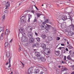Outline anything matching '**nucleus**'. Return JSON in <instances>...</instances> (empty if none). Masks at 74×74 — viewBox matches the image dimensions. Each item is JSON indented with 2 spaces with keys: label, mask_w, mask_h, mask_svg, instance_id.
<instances>
[{
  "label": "nucleus",
  "mask_w": 74,
  "mask_h": 74,
  "mask_svg": "<svg viewBox=\"0 0 74 74\" xmlns=\"http://www.w3.org/2000/svg\"><path fill=\"white\" fill-rule=\"evenodd\" d=\"M27 36L29 38H30L29 41L30 43H34V39L32 38L33 37V34L31 32H29L28 33Z\"/></svg>",
  "instance_id": "f257e3e1"
},
{
  "label": "nucleus",
  "mask_w": 74,
  "mask_h": 74,
  "mask_svg": "<svg viewBox=\"0 0 74 74\" xmlns=\"http://www.w3.org/2000/svg\"><path fill=\"white\" fill-rule=\"evenodd\" d=\"M22 34L23 35V37H22V41H23V42H26V41H27V38L26 37V34L24 33V32H23L22 33Z\"/></svg>",
  "instance_id": "f03ea898"
},
{
  "label": "nucleus",
  "mask_w": 74,
  "mask_h": 74,
  "mask_svg": "<svg viewBox=\"0 0 74 74\" xmlns=\"http://www.w3.org/2000/svg\"><path fill=\"white\" fill-rule=\"evenodd\" d=\"M20 19L21 22L22 23H25L27 20V18H26V16H22Z\"/></svg>",
  "instance_id": "7ed1b4c3"
},
{
  "label": "nucleus",
  "mask_w": 74,
  "mask_h": 74,
  "mask_svg": "<svg viewBox=\"0 0 74 74\" xmlns=\"http://www.w3.org/2000/svg\"><path fill=\"white\" fill-rule=\"evenodd\" d=\"M50 52V49L48 48H45L44 50V53L47 55H48Z\"/></svg>",
  "instance_id": "20e7f679"
},
{
  "label": "nucleus",
  "mask_w": 74,
  "mask_h": 74,
  "mask_svg": "<svg viewBox=\"0 0 74 74\" xmlns=\"http://www.w3.org/2000/svg\"><path fill=\"white\" fill-rule=\"evenodd\" d=\"M68 19H70V20L71 21V23L72 24V23H73V22H72V21H73V18H68ZM69 27H71V29H72L74 31V25H73V24H72L71 25L69 26Z\"/></svg>",
  "instance_id": "39448f33"
},
{
  "label": "nucleus",
  "mask_w": 74,
  "mask_h": 74,
  "mask_svg": "<svg viewBox=\"0 0 74 74\" xmlns=\"http://www.w3.org/2000/svg\"><path fill=\"white\" fill-rule=\"evenodd\" d=\"M10 56V58H11V60L12 59V54H11V53H10V51H7V57L8 58Z\"/></svg>",
  "instance_id": "423d86ee"
},
{
  "label": "nucleus",
  "mask_w": 74,
  "mask_h": 74,
  "mask_svg": "<svg viewBox=\"0 0 74 74\" xmlns=\"http://www.w3.org/2000/svg\"><path fill=\"white\" fill-rule=\"evenodd\" d=\"M35 55L36 56H37V57H38V59L39 58H40L41 57H42L41 55L40 54V53L37 52H35Z\"/></svg>",
  "instance_id": "0eeeda50"
},
{
  "label": "nucleus",
  "mask_w": 74,
  "mask_h": 74,
  "mask_svg": "<svg viewBox=\"0 0 74 74\" xmlns=\"http://www.w3.org/2000/svg\"><path fill=\"white\" fill-rule=\"evenodd\" d=\"M47 25V24H41L40 25V27L42 29V30H44L45 29V26Z\"/></svg>",
  "instance_id": "6e6552de"
},
{
  "label": "nucleus",
  "mask_w": 74,
  "mask_h": 74,
  "mask_svg": "<svg viewBox=\"0 0 74 74\" xmlns=\"http://www.w3.org/2000/svg\"><path fill=\"white\" fill-rule=\"evenodd\" d=\"M46 25L45 26L46 29L47 31H48V30L50 29V27H51V26L47 24H46ZM46 27H47L46 28Z\"/></svg>",
  "instance_id": "1a4fd4ad"
},
{
  "label": "nucleus",
  "mask_w": 74,
  "mask_h": 74,
  "mask_svg": "<svg viewBox=\"0 0 74 74\" xmlns=\"http://www.w3.org/2000/svg\"><path fill=\"white\" fill-rule=\"evenodd\" d=\"M38 59H40L41 60L42 62H44L45 61V58L44 57L42 58L41 57L39 58H38Z\"/></svg>",
  "instance_id": "9d476101"
},
{
  "label": "nucleus",
  "mask_w": 74,
  "mask_h": 74,
  "mask_svg": "<svg viewBox=\"0 0 74 74\" xmlns=\"http://www.w3.org/2000/svg\"><path fill=\"white\" fill-rule=\"evenodd\" d=\"M39 71H40V70L39 69H35L33 71V73L37 74V73H38Z\"/></svg>",
  "instance_id": "9b49d317"
},
{
  "label": "nucleus",
  "mask_w": 74,
  "mask_h": 74,
  "mask_svg": "<svg viewBox=\"0 0 74 74\" xmlns=\"http://www.w3.org/2000/svg\"><path fill=\"white\" fill-rule=\"evenodd\" d=\"M62 19L63 21H66V19H67V18L66 16H64L62 17Z\"/></svg>",
  "instance_id": "f8f14e48"
},
{
  "label": "nucleus",
  "mask_w": 74,
  "mask_h": 74,
  "mask_svg": "<svg viewBox=\"0 0 74 74\" xmlns=\"http://www.w3.org/2000/svg\"><path fill=\"white\" fill-rule=\"evenodd\" d=\"M28 71L29 74H32L33 73V70L30 68L29 69Z\"/></svg>",
  "instance_id": "ddd939ff"
},
{
  "label": "nucleus",
  "mask_w": 74,
  "mask_h": 74,
  "mask_svg": "<svg viewBox=\"0 0 74 74\" xmlns=\"http://www.w3.org/2000/svg\"><path fill=\"white\" fill-rule=\"evenodd\" d=\"M10 30H6L5 31V35H6V36H7V35H8V34H10Z\"/></svg>",
  "instance_id": "4468645a"
},
{
  "label": "nucleus",
  "mask_w": 74,
  "mask_h": 74,
  "mask_svg": "<svg viewBox=\"0 0 74 74\" xmlns=\"http://www.w3.org/2000/svg\"><path fill=\"white\" fill-rule=\"evenodd\" d=\"M41 46L42 48L43 49H45L46 48V45H45V44L43 43L41 45Z\"/></svg>",
  "instance_id": "2eb2a0df"
},
{
  "label": "nucleus",
  "mask_w": 74,
  "mask_h": 74,
  "mask_svg": "<svg viewBox=\"0 0 74 74\" xmlns=\"http://www.w3.org/2000/svg\"><path fill=\"white\" fill-rule=\"evenodd\" d=\"M11 57H10V58H9V65L8 67V68H10V67H11Z\"/></svg>",
  "instance_id": "dca6fc26"
},
{
  "label": "nucleus",
  "mask_w": 74,
  "mask_h": 74,
  "mask_svg": "<svg viewBox=\"0 0 74 74\" xmlns=\"http://www.w3.org/2000/svg\"><path fill=\"white\" fill-rule=\"evenodd\" d=\"M62 68L61 69V71H64L66 70L67 69V68H65V67H64V66L63 67V66H62Z\"/></svg>",
  "instance_id": "f3484780"
},
{
  "label": "nucleus",
  "mask_w": 74,
  "mask_h": 74,
  "mask_svg": "<svg viewBox=\"0 0 74 74\" xmlns=\"http://www.w3.org/2000/svg\"><path fill=\"white\" fill-rule=\"evenodd\" d=\"M3 36H4V33H2L1 34V36L0 37V39L1 40H3L4 39V37H3Z\"/></svg>",
  "instance_id": "a211bd4d"
},
{
  "label": "nucleus",
  "mask_w": 74,
  "mask_h": 74,
  "mask_svg": "<svg viewBox=\"0 0 74 74\" xmlns=\"http://www.w3.org/2000/svg\"><path fill=\"white\" fill-rule=\"evenodd\" d=\"M68 34H69V36L73 35V34H74V32L71 31H70L69 32H68Z\"/></svg>",
  "instance_id": "6ab92c4d"
},
{
  "label": "nucleus",
  "mask_w": 74,
  "mask_h": 74,
  "mask_svg": "<svg viewBox=\"0 0 74 74\" xmlns=\"http://www.w3.org/2000/svg\"><path fill=\"white\" fill-rule=\"evenodd\" d=\"M19 31L20 32L22 33L24 32V29H23V28H21L19 29Z\"/></svg>",
  "instance_id": "aec40b11"
},
{
  "label": "nucleus",
  "mask_w": 74,
  "mask_h": 74,
  "mask_svg": "<svg viewBox=\"0 0 74 74\" xmlns=\"http://www.w3.org/2000/svg\"><path fill=\"white\" fill-rule=\"evenodd\" d=\"M47 39L49 41H51L52 40V38L51 37H49L47 38Z\"/></svg>",
  "instance_id": "412c9836"
},
{
  "label": "nucleus",
  "mask_w": 74,
  "mask_h": 74,
  "mask_svg": "<svg viewBox=\"0 0 74 74\" xmlns=\"http://www.w3.org/2000/svg\"><path fill=\"white\" fill-rule=\"evenodd\" d=\"M10 46V44H8V42H6L5 44V47H9Z\"/></svg>",
  "instance_id": "4be33fe9"
},
{
  "label": "nucleus",
  "mask_w": 74,
  "mask_h": 74,
  "mask_svg": "<svg viewBox=\"0 0 74 74\" xmlns=\"http://www.w3.org/2000/svg\"><path fill=\"white\" fill-rule=\"evenodd\" d=\"M67 47H68V48L69 49H72L73 48V47H72V46L70 45H68L67 46Z\"/></svg>",
  "instance_id": "5701e85b"
},
{
  "label": "nucleus",
  "mask_w": 74,
  "mask_h": 74,
  "mask_svg": "<svg viewBox=\"0 0 74 74\" xmlns=\"http://www.w3.org/2000/svg\"><path fill=\"white\" fill-rule=\"evenodd\" d=\"M28 29H29V30H30V32H32V30L33 29L32 28V27L30 26H29L27 27Z\"/></svg>",
  "instance_id": "b1692460"
},
{
  "label": "nucleus",
  "mask_w": 74,
  "mask_h": 74,
  "mask_svg": "<svg viewBox=\"0 0 74 74\" xmlns=\"http://www.w3.org/2000/svg\"><path fill=\"white\" fill-rule=\"evenodd\" d=\"M67 59H68L69 60H72V59H71V57H70V56H68L67 57Z\"/></svg>",
  "instance_id": "393cba45"
},
{
  "label": "nucleus",
  "mask_w": 74,
  "mask_h": 74,
  "mask_svg": "<svg viewBox=\"0 0 74 74\" xmlns=\"http://www.w3.org/2000/svg\"><path fill=\"white\" fill-rule=\"evenodd\" d=\"M40 45L38 44V43H37L36 44H35L34 45V47H39V45Z\"/></svg>",
  "instance_id": "a878e982"
},
{
  "label": "nucleus",
  "mask_w": 74,
  "mask_h": 74,
  "mask_svg": "<svg viewBox=\"0 0 74 74\" xmlns=\"http://www.w3.org/2000/svg\"><path fill=\"white\" fill-rule=\"evenodd\" d=\"M2 21H4L5 20V14L3 16H2Z\"/></svg>",
  "instance_id": "bb28decb"
},
{
  "label": "nucleus",
  "mask_w": 74,
  "mask_h": 74,
  "mask_svg": "<svg viewBox=\"0 0 74 74\" xmlns=\"http://www.w3.org/2000/svg\"><path fill=\"white\" fill-rule=\"evenodd\" d=\"M36 15H37V16L38 18H39V17H40V16L42 15V14H41L39 13H37Z\"/></svg>",
  "instance_id": "cd10ccee"
},
{
  "label": "nucleus",
  "mask_w": 74,
  "mask_h": 74,
  "mask_svg": "<svg viewBox=\"0 0 74 74\" xmlns=\"http://www.w3.org/2000/svg\"><path fill=\"white\" fill-rule=\"evenodd\" d=\"M42 37L43 39L45 38V37H46V35H42Z\"/></svg>",
  "instance_id": "c85d7f7f"
},
{
  "label": "nucleus",
  "mask_w": 74,
  "mask_h": 74,
  "mask_svg": "<svg viewBox=\"0 0 74 74\" xmlns=\"http://www.w3.org/2000/svg\"><path fill=\"white\" fill-rule=\"evenodd\" d=\"M36 39L38 42H39V41H40V39L38 37L36 38Z\"/></svg>",
  "instance_id": "c756f323"
},
{
  "label": "nucleus",
  "mask_w": 74,
  "mask_h": 74,
  "mask_svg": "<svg viewBox=\"0 0 74 74\" xmlns=\"http://www.w3.org/2000/svg\"><path fill=\"white\" fill-rule=\"evenodd\" d=\"M3 30V27H0V32H1L2 30Z\"/></svg>",
  "instance_id": "7c9ffc66"
},
{
  "label": "nucleus",
  "mask_w": 74,
  "mask_h": 74,
  "mask_svg": "<svg viewBox=\"0 0 74 74\" xmlns=\"http://www.w3.org/2000/svg\"><path fill=\"white\" fill-rule=\"evenodd\" d=\"M56 54L57 56H59V51H56Z\"/></svg>",
  "instance_id": "2f4dec72"
},
{
  "label": "nucleus",
  "mask_w": 74,
  "mask_h": 74,
  "mask_svg": "<svg viewBox=\"0 0 74 74\" xmlns=\"http://www.w3.org/2000/svg\"><path fill=\"white\" fill-rule=\"evenodd\" d=\"M45 21L46 23H48L49 22V21L48 19H47Z\"/></svg>",
  "instance_id": "473e14b6"
},
{
  "label": "nucleus",
  "mask_w": 74,
  "mask_h": 74,
  "mask_svg": "<svg viewBox=\"0 0 74 74\" xmlns=\"http://www.w3.org/2000/svg\"><path fill=\"white\" fill-rule=\"evenodd\" d=\"M60 63L62 64H65V63L64 62V61H60Z\"/></svg>",
  "instance_id": "72a5a7b5"
},
{
  "label": "nucleus",
  "mask_w": 74,
  "mask_h": 74,
  "mask_svg": "<svg viewBox=\"0 0 74 74\" xmlns=\"http://www.w3.org/2000/svg\"><path fill=\"white\" fill-rule=\"evenodd\" d=\"M71 56L72 57H74V52H73V53L71 54Z\"/></svg>",
  "instance_id": "f704fd0d"
},
{
  "label": "nucleus",
  "mask_w": 74,
  "mask_h": 74,
  "mask_svg": "<svg viewBox=\"0 0 74 74\" xmlns=\"http://www.w3.org/2000/svg\"><path fill=\"white\" fill-rule=\"evenodd\" d=\"M46 23H47L46 22H45V21L43 22L42 23V24L43 25H45L46 24H46Z\"/></svg>",
  "instance_id": "c9c22d12"
},
{
  "label": "nucleus",
  "mask_w": 74,
  "mask_h": 74,
  "mask_svg": "<svg viewBox=\"0 0 74 74\" xmlns=\"http://www.w3.org/2000/svg\"><path fill=\"white\" fill-rule=\"evenodd\" d=\"M31 18H32V17H29L28 19V21H27L28 22H30V19Z\"/></svg>",
  "instance_id": "e433bc0d"
},
{
  "label": "nucleus",
  "mask_w": 74,
  "mask_h": 74,
  "mask_svg": "<svg viewBox=\"0 0 74 74\" xmlns=\"http://www.w3.org/2000/svg\"><path fill=\"white\" fill-rule=\"evenodd\" d=\"M4 13H5V14H7V13H8V10H6L5 11Z\"/></svg>",
  "instance_id": "4c0bfd02"
},
{
  "label": "nucleus",
  "mask_w": 74,
  "mask_h": 74,
  "mask_svg": "<svg viewBox=\"0 0 74 74\" xmlns=\"http://www.w3.org/2000/svg\"><path fill=\"white\" fill-rule=\"evenodd\" d=\"M64 60H66V56H64Z\"/></svg>",
  "instance_id": "58836bf2"
},
{
  "label": "nucleus",
  "mask_w": 74,
  "mask_h": 74,
  "mask_svg": "<svg viewBox=\"0 0 74 74\" xmlns=\"http://www.w3.org/2000/svg\"><path fill=\"white\" fill-rule=\"evenodd\" d=\"M10 6V4H8V5H6V7H9Z\"/></svg>",
  "instance_id": "ea45409f"
},
{
  "label": "nucleus",
  "mask_w": 74,
  "mask_h": 74,
  "mask_svg": "<svg viewBox=\"0 0 74 74\" xmlns=\"http://www.w3.org/2000/svg\"><path fill=\"white\" fill-rule=\"evenodd\" d=\"M60 38L59 37H58L56 39L57 40H59Z\"/></svg>",
  "instance_id": "a19ab883"
},
{
  "label": "nucleus",
  "mask_w": 74,
  "mask_h": 74,
  "mask_svg": "<svg viewBox=\"0 0 74 74\" xmlns=\"http://www.w3.org/2000/svg\"><path fill=\"white\" fill-rule=\"evenodd\" d=\"M29 16V18H31L32 16V15H30V14H28Z\"/></svg>",
  "instance_id": "79ce46f5"
},
{
  "label": "nucleus",
  "mask_w": 74,
  "mask_h": 74,
  "mask_svg": "<svg viewBox=\"0 0 74 74\" xmlns=\"http://www.w3.org/2000/svg\"><path fill=\"white\" fill-rule=\"evenodd\" d=\"M66 41L67 42V44L68 45H70V43H69V42L68 41V40H67Z\"/></svg>",
  "instance_id": "37998d69"
},
{
  "label": "nucleus",
  "mask_w": 74,
  "mask_h": 74,
  "mask_svg": "<svg viewBox=\"0 0 74 74\" xmlns=\"http://www.w3.org/2000/svg\"><path fill=\"white\" fill-rule=\"evenodd\" d=\"M37 21V19H36V18H35V19L34 20V22H36V21Z\"/></svg>",
  "instance_id": "c03bdc74"
},
{
  "label": "nucleus",
  "mask_w": 74,
  "mask_h": 74,
  "mask_svg": "<svg viewBox=\"0 0 74 74\" xmlns=\"http://www.w3.org/2000/svg\"><path fill=\"white\" fill-rule=\"evenodd\" d=\"M35 35L36 36H38V34L36 32H35Z\"/></svg>",
  "instance_id": "a18cd8bd"
},
{
  "label": "nucleus",
  "mask_w": 74,
  "mask_h": 74,
  "mask_svg": "<svg viewBox=\"0 0 74 74\" xmlns=\"http://www.w3.org/2000/svg\"><path fill=\"white\" fill-rule=\"evenodd\" d=\"M21 51V47H19L18 49V51L19 52V51Z\"/></svg>",
  "instance_id": "49530a36"
},
{
  "label": "nucleus",
  "mask_w": 74,
  "mask_h": 74,
  "mask_svg": "<svg viewBox=\"0 0 74 74\" xmlns=\"http://www.w3.org/2000/svg\"><path fill=\"white\" fill-rule=\"evenodd\" d=\"M72 69L73 70H74V65L72 66Z\"/></svg>",
  "instance_id": "de8ad7c7"
},
{
  "label": "nucleus",
  "mask_w": 74,
  "mask_h": 74,
  "mask_svg": "<svg viewBox=\"0 0 74 74\" xmlns=\"http://www.w3.org/2000/svg\"><path fill=\"white\" fill-rule=\"evenodd\" d=\"M13 41V39H12L10 41V42H12Z\"/></svg>",
  "instance_id": "09e8293b"
},
{
  "label": "nucleus",
  "mask_w": 74,
  "mask_h": 74,
  "mask_svg": "<svg viewBox=\"0 0 74 74\" xmlns=\"http://www.w3.org/2000/svg\"><path fill=\"white\" fill-rule=\"evenodd\" d=\"M62 47H59V48H58V49H60L61 50V49H62Z\"/></svg>",
  "instance_id": "8fccbe9b"
},
{
  "label": "nucleus",
  "mask_w": 74,
  "mask_h": 74,
  "mask_svg": "<svg viewBox=\"0 0 74 74\" xmlns=\"http://www.w3.org/2000/svg\"><path fill=\"white\" fill-rule=\"evenodd\" d=\"M66 51H69V50L67 48H66L65 49Z\"/></svg>",
  "instance_id": "3c124183"
},
{
  "label": "nucleus",
  "mask_w": 74,
  "mask_h": 74,
  "mask_svg": "<svg viewBox=\"0 0 74 74\" xmlns=\"http://www.w3.org/2000/svg\"><path fill=\"white\" fill-rule=\"evenodd\" d=\"M31 12H32V13H33V14H34V11L33 10H32L31 11Z\"/></svg>",
  "instance_id": "603ef678"
},
{
  "label": "nucleus",
  "mask_w": 74,
  "mask_h": 74,
  "mask_svg": "<svg viewBox=\"0 0 74 74\" xmlns=\"http://www.w3.org/2000/svg\"><path fill=\"white\" fill-rule=\"evenodd\" d=\"M43 73H44V72H42V71H41L40 73V74H43Z\"/></svg>",
  "instance_id": "864d4df0"
},
{
  "label": "nucleus",
  "mask_w": 74,
  "mask_h": 74,
  "mask_svg": "<svg viewBox=\"0 0 74 74\" xmlns=\"http://www.w3.org/2000/svg\"><path fill=\"white\" fill-rule=\"evenodd\" d=\"M61 45H62V46H64V44H61Z\"/></svg>",
  "instance_id": "5fc2aeb1"
},
{
  "label": "nucleus",
  "mask_w": 74,
  "mask_h": 74,
  "mask_svg": "<svg viewBox=\"0 0 74 74\" xmlns=\"http://www.w3.org/2000/svg\"><path fill=\"white\" fill-rule=\"evenodd\" d=\"M35 8H36V10H38V8H37V7L35 6Z\"/></svg>",
  "instance_id": "6e6d98bb"
},
{
  "label": "nucleus",
  "mask_w": 74,
  "mask_h": 74,
  "mask_svg": "<svg viewBox=\"0 0 74 74\" xmlns=\"http://www.w3.org/2000/svg\"><path fill=\"white\" fill-rule=\"evenodd\" d=\"M22 65H23V67H24V66H25V64H24L23 63H22Z\"/></svg>",
  "instance_id": "4d7b16f0"
},
{
  "label": "nucleus",
  "mask_w": 74,
  "mask_h": 74,
  "mask_svg": "<svg viewBox=\"0 0 74 74\" xmlns=\"http://www.w3.org/2000/svg\"><path fill=\"white\" fill-rule=\"evenodd\" d=\"M7 4H10L9 3V1H8L7 3Z\"/></svg>",
  "instance_id": "13d9d810"
},
{
  "label": "nucleus",
  "mask_w": 74,
  "mask_h": 74,
  "mask_svg": "<svg viewBox=\"0 0 74 74\" xmlns=\"http://www.w3.org/2000/svg\"><path fill=\"white\" fill-rule=\"evenodd\" d=\"M8 64V62H7L6 64V65H7V64Z\"/></svg>",
  "instance_id": "bf43d9fd"
},
{
  "label": "nucleus",
  "mask_w": 74,
  "mask_h": 74,
  "mask_svg": "<svg viewBox=\"0 0 74 74\" xmlns=\"http://www.w3.org/2000/svg\"><path fill=\"white\" fill-rule=\"evenodd\" d=\"M58 67H59V68H60V67H61V66H58Z\"/></svg>",
  "instance_id": "052dcab7"
},
{
  "label": "nucleus",
  "mask_w": 74,
  "mask_h": 74,
  "mask_svg": "<svg viewBox=\"0 0 74 74\" xmlns=\"http://www.w3.org/2000/svg\"><path fill=\"white\" fill-rule=\"evenodd\" d=\"M59 44H58V45L57 46L56 48H57L58 47V46H59Z\"/></svg>",
  "instance_id": "680f3d73"
},
{
  "label": "nucleus",
  "mask_w": 74,
  "mask_h": 74,
  "mask_svg": "<svg viewBox=\"0 0 74 74\" xmlns=\"http://www.w3.org/2000/svg\"><path fill=\"white\" fill-rule=\"evenodd\" d=\"M71 14V12H70L69 13V14Z\"/></svg>",
  "instance_id": "e2e57ef3"
},
{
  "label": "nucleus",
  "mask_w": 74,
  "mask_h": 74,
  "mask_svg": "<svg viewBox=\"0 0 74 74\" xmlns=\"http://www.w3.org/2000/svg\"><path fill=\"white\" fill-rule=\"evenodd\" d=\"M26 74H28V73H27V72H26Z\"/></svg>",
  "instance_id": "0e129e2a"
},
{
  "label": "nucleus",
  "mask_w": 74,
  "mask_h": 74,
  "mask_svg": "<svg viewBox=\"0 0 74 74\" xmlns=\"http://www.w3.org/2000/svg\"><path fill=\"white\" fill-rule=\"evenodd\" d=\"M64 41H67V40H66V39H64Z\"/></svg>",
  "instance_id": "69168bd1"
},
{
  "label": "nucleus",
  "mask_w": 74,
  "mask_h": 74,
  "mask_svg": "<svg viewBox=\"0 0 74 74\" xmlns=\"http://www.w3.org/2000/svg\"><path fill=\"white\" fill-rule=\"evenodd\" d=\"M64 74H67V73H65Z\"/></svg>",
  "instance_id": "338daca9"
},
{
  "label": "nucleus",
  "mask_w": 74,
  "mask_h": 74,
  "mask_svg": "<svg viewBox=\"0 0 74 74\" xmlns=\"http://www.w3.org/2000/svg\"><path fill=\"white\" fill-rule=\"evenodd\" d=\"M12 73H13V72H12V71L11 73V74H12Z\"/></svg>",
  "instance_id": "774afa93"
}]
</instances>
